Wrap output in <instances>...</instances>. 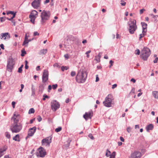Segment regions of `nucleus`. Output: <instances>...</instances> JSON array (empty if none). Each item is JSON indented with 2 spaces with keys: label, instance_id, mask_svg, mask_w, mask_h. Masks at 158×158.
I'll return each instance as SVG.
<instances>
[{
  "label": "nucleus",
  "instance_id": "obj_3",
  "mask_svg": "<svg viewBox=\"0 0 158 158\" xmlns=\"http://www.w3.org/2000/svg\"><path fill=\"white\" fill-rule=\"evenodd\" d=\"M136 23V21L135 19L131 20L128 23L129 26V31L131 34H134L135 31L137 29V27Z\"/></svg>",
  "mask_w": 158,
  "mask_h": 158
},
{
  "label": "nucleus",
  "instance_id": "obj_10",
  "mask_svg": "<svg viewBox=\"0 0 158 158\" xmlns=\"http://www.w3.org/2000/svg\"><path fill=\"white\" fill-rule=\"evenodd\" d=\"M48 71L46 69L44 70L42 76V82L43 83H45L48 80Z\"/></svg>",
  "mask_w": 158,
  "mask_h": 158
},
{
  "label": "nucleus",
  "instance_id": "obj_51",
  "mask_svg": "<svg viewBox=\"0 0 158 158\" xmlns=\"http://www.w3.org/2000/svg\"><path fill=\"white\" fill-rule=\"evenodd\" d=\"M158 60V58L157 57H156V58L155 59V60L153 61V62L154 63H156L157 62V61Z\"/></svg>",
  "mask_w": 158,
  "mask_h": 158
},
{
  "label": "nucleus",
  "instance_id": "obj_34",
  "mask_svg": "<svg viewBox=\"0 0 158 158\" xmlns=\"http://www.w3.org/2000/svg\"><path fill=\"white\" fill-rule=\"evenodd\" d=\"M6 19V17H1L0 18V21L1 22H3L5 21Z\"/></svg>",
  "mask_w": 158,
  "mask_h": 158
},
{
  "label": "nucleus",
  "instance_id": "obj_38",
  "mask_svg": "<svg viewBox=\"0 0 158 158\" xmlns=\"http://www.w3.org/2000/svg\"><path fill=\"white\" fill-rule=\"evenodd\" d=\"M37 119L38 121L39 122H40L42 120V118L40 116L38 115L37 116Z\"/></svg>",
  "mask_w": 158,
  "mask_h": 158
},
{
  "label": "nucleus",
  "instance_id": "obj_57",
  "mask_svg": "<svg viewBox=\"0 0 158 158\" xmlns=\"http://www.w3.org/2000/svg\"><path fill=\"white\" fill-rule=\"evenodd\" d=\"M15 102H12V107L13 108L15 107Z\"/></svg>",
  "mask_w": 158,
  "mask_h": 158
},
{
  "label": "nucleus",
  "instance_id": "obj_45",
  "mask_svg": "<svg viewBox=\"0 0 158 158\" xmlns=\"http://www.w3.org/2000/svg\"><path fill=\"white\" fill-rule=\"evenodd\" d=\"M76 75V72L74 71H72L71 73V75L72 77L75 76Z\"/></svg>",
  "mask_w": 158,
  "mask_h": 158
},
{
  "label": "nucleus",
  "instance_id": "obj_21",
  "mask_svg": "<svg viewBox=\"0 0 158 158\" xmlns=\"http://www.w3.org/2000/svg\"><path fill=\"white\" fill-rule=\"evenodd\" d=\"M47 50L46 49H43L40 50L39 53V54L40 55H44L46 53Z\"/></svg>",
  "mask_w": 158,
  "mask_h": 158
},
{
  "label": "nucleus",
  "instance_id": "obj_27",
  "mask_svg": "<svg viewBox=\"0 0 158 158\" xmlns=\"http://www.w3.org/2000/svg\"><path fill=\"white\" fill-rule=\"evenodd\" d=\"M31 14L34 16H35V15H38V12L36 10H34L32 11Z\"/></svg>",
  "mask_w": 158,
  "mask_h": 158
},
{
  "label": "nucleus",
  "instance_id": "obj_20",
  "mask_svg": "<svg viewBox=\"0 0 158 158\" xmlns=\"http://www.w3.org/2000/svg\"><path fill=\"white\" fill-rule=\"evenodd\" d=\"M153 125L152 124H150L146 127V129L147 131L148 132L149 130H152L153 129Z\"/></svg>",
  "mask_w": 158,
  "mask_h": 158
},
{
  "label": "nucleus",
  "instance_id": "obj_8",
  "mask_svg": "<svg viewBox=\"0 0 158 158\" xmlns=\"http://www.w3.org/2000/svg\"><path fill=\"white\" fill-rule=\"evenodd\" d=\"M38 152L36 153V155L40 157H44L46 154L45 149L41 147L38 149Z\"/></svg>",
  "mask_w": 158,
  "mask_h": 158
},
{
  "label": "nucleus",
  "instance_id": "obj_31",
  "mask_svg": "<svg viewBox=\"0 0 158 158\" xmlns=\"http://www.w3.org/2000/svg\"><path fill=\"white\" fill-rule=\"evenodd\" d=\"M62 129V128L61 127H59L58 128L55 129V131L56 132H59Z\"/></svg>",
  "mask_w": 158,
  "mask_h": 158
},
{
  "label": "nucleus",
  "instance_id": "obj_54",
  "mask_svg": "<svg viewBox=\"0 0 158 158\" xmlns=\"http://www.w3.org/2000/svg\"><path fill=\"white\" fill-rule=\"evenodd\" d=\"M135 51H137V52L135 53V54L136 55H139L140 53V51L139 49H137Z\"/></svg>",
  "mask_w": 158,
  "mask_h": 158
},
{
  "label": "nucleus",
  "instance_id": "obj_28",
  "mask_svg": "<svg viewBox=\"0 0 158 158\" xmlns=\"http://www.w3.org/2000/svg\"><path fill=\"white\" fill-rule=\"evenodd\" d=\"M145 33H142V34H141L139 35V40H141V39L145 35Z\"/></svg>",
  "mask_w": 158,
  "mask_h": 158
},
{
  "label": "nucleus",
  "instance_id": "obj_36",
  "mask_svg": "<svg viewBox=\"0 0 158 158\" xmlns=\"http://www.w3.org/2000/svg\"><path fill=\"white\" fill-rule=\"evenodd\" d=\"M135 88H134V87L132 88L131 90V91L129 93V95H130L131 93L134 94L135 93Z\"/></svg>",
  "mask_w": 158,
  "mask_h": 158
},
{
  "label": "nucleus",
  "instance_id": "obj_59",
  "mask_svg": "<svg viewBox=\"0 0 158 158\" xmlns=\"http://www.w3.org/2000/svg\"><path fill=\"white\" fill-rule=\"evenodd\" d=\"M117 86V85L116 84H114L113 85H112V88L113 89H114V88H116Z\"/></svg>",
  "mask_w": 158,
  "mask_h": 158
},
{
  "label": "nucleus",
  "instance_id": "obj_44",
  "mask_svg": "<svg viewBox=\"0 0 158 158\" xmlns=\"http://www.w3.org/2000/svg\"><path fill=\"white\" fill-rule=\"evenodd\" d=\"M28 41V39H27L26 40H24L23 44V45H25L26 44H27L28 43H27V42Z\"/></svg>",
  "mask_w": 158,
  "mask_h": 158
},
{
  "label": "nucleus",
  "instance_id": "obj_4",
  "mask_svg": "<svg viewBox=\"0 0 158 158\" xmlns=\"http://www.w3.org/2000/svg\"><path fill=\"white\" fill-rule=\"evenodd\" d=\"M104 105L108 107H111L114 104V98L111 94H109L103 102Z\"/></svg>",
  "mask_w": 158,
  "mask_h": 158
},
{
  "label": "nucleus",
  "instance_id": "obj_24",
  "mask_svg": "<svg viewBox=\"0 0 158 158\" xmlns=\"http://www.w3.org/2000/svg\"><path fill=\"white\" fill-rule=\"evenodd\" d=\"M31 89L32 91L31 96H34L35 94V88L33 84L31 85Z\"/></svg>",
  "mask_w": 158,
  "mask_h": 158
},
{
  "label": "nucleus",
  "instance_id": "obj_33",
  "mask_svg": "<svg viewBox=\"0 0 158 158\" xmlns=\"http://www.w3.org/2000/svg\"><path fill=\"white\" fill-rule=\"evenodd\" d=\"M21 52L22 53L21 54V56H24L25 55L26 53V52L24 50H22Z\"/></svg>",
  "mask_w": 158,
  "mask_h": 158
},
{
  "label": "nucleus",
  "instance_id": "obj_42",
  "mask_svg": "<svg viewBox=\"0 0 158 158\" xmlns=\"http://www.w3.org/2000/svg\"><path fill=\"white\" fill-rule=\"evenodd\" d=\"M91 52V51L90 50H89L85 52V54L87 55V57L88 58H89V54Z\"/></svg>",
  "mask_w": 158,
  "mask_h": 158
},
{
  "label": "nucleus",
  "instance_id": "obj_32",
  "mask_svg": "<svg viewBox=\"0 0 158 158\" xmlns=\"http://www.w3.org/2000/svg\"><path fill=\"white\" fill-rule=\"evenodd\" d=\"M16 12H15L14 11H9L6 13V14L8 15L9 14H11L12 15H14V14H16Z\"/></svg>",
  "mask_w": 158,
  "mask_h": 158
},
{
  "label": "nucleus",
  "instance_id": "obj_39",
  "mask_svg": "<svg viewBox=\"0 0 158 158\" xmlns=\"http://www.w3.org/2000/svg\"><path fill=\"white\" fill-rule=\"evenodd\" d=\"M28 62L27 60L25 61V68L26 69H28V66H27Z\"/></svg>",
  "mask_w": 158,
  "mask_h": 158
},
{
  "label": "nucleus",
  "instance_id": "obj_43",
  "mask_svg": "<svg viewBox=\"0 0 158 158\" xmlns=\"http://www.w3.org/2000/svg\"><path fill=\"white\" fill-rule=\"evenodd\" d=\"M52 88L53 89H56L57 87V85L56 84L53 85H52Z\"/></svg>",
  "mask_w": 158,
  "mask_h": 158
},
{
  "label": "nucleus",
  "instance_id": "obj_61",
  "mask_svg": "<svg viewBox=\"0 0 158 158\" xmlns=\"http://www.w3.org/2000/svg\"><path fill=\"white\" fill-rule=\"evenodd\" d=\"M98 81H99V77H98V75H96V81L97 82Z\"/></svg>",
  "mask_w": 158,
  "mask_h": 158
},
{
  "label": "nucleus",
  "instance_id": "obj_1",
  "mask_svg": "<svg viewBox=\"0 0 158 158\" xmlns=\"http://www.w3.org/2000/svg\"><path fill=\"white\" fill-rule=\"evenodd\" d=\"M87 77L86 71L83 69L80 70L76 77V80L79 83H84Z\"/></svg>",
  "mask_w": 158,
  "mask_h": 158
},
{
  "label": "nucleus",
  "instance_id": "obj_14",
  "mask_svg": "<svg viewBox=\"0 0 158 158\" xmlns=\"http://www.w3.org/2000/svg\"><path fill=\"white\" fill-rule=\"evenodd\" d=\"M20 115L18 114H16L15 113L14 114L13 116L11 118L12 119L14 120V123H18L19 121Z\"/></svg>",
  "mask_w": 158,
  "mask_h": 158
},
{
  "label": "nucleus",
  "instance_id": "obj_13",
  "mask_svg": "<svg viewBox=\"0 0 158 158\" xmlns=\"http://www.w3.org/2000/svg\"><path fill=\"white\" fill-rule=\"evenodd\" d=\"M52 138V137L50 136L43 139L42 141V144L45 145L46 143L49 146V144L51 142Z\"/></svg>",
  "mask_w": 158,
  "mask_h": 158
},
{
  "label": "nucleus",
  "instance_id": "obj_48",
  "mask_svg": "<svg viewBox=\"0 0 158 158\" xmlns=\"http://www.w3.org/2000/svg\"><path fill=\"white\" fill-rule=\"evenodd\" d=\"M131 128L130 127H128L127 128V131L128 133H130L131 131Z\"/></svg>",
  "mask_w": 158,
  "mask_h": 158
},
{
  "label": "nucleus",
  "instance_id": "obj_15",
  "mask_svg": "<svg viewBox=\"0 0 158 158\" xmlns=\"http://www.w3.org/2000/svg\"><path fill=\"white\" fill-rule=\"evenodd\" d=\"M40 0H35L31 3L32 6L34 8H37L40 6Z\"/></svg>",
  "mask_w": 158,
  "mask_h": 158
},
{
  "label": "nucleus",
  "instance_id": "obj_5",
  "mask_svg": "<svg viewBox=\"0 0 158 158\" xmlns=\"http://www.w3.org/2000/svg\"><path fill=\"white\" fill-rule=\"evenodd\" d=\"M151 54L150 50L147 48H144L141 51L140 57L144 60H147Z\"/></svg>",
  "mask_w": 158,
  "mask_h": 158
},
{
  "label": "nucleus",
  "instance_id": "obj_37",
  "mask_svg": "<svg viewBox=\"0 0 158 158\" xmlns=\"http://www.w3.org/2000/svg\"><path fill=\"white\" fill-rule=\"evenodd\" d=\"M29 18H30V19H35V18H36V17L35 16H34V15H31V14L29 15Z\"/></svg>",
  "mask_w": 158,
  "mask_h": 158
},
{
  "label": "nucleus",
  "instance_id": "obj_29",
  "mask_svg": "<svg viewBox=\"0 0 158 158\" xmlns=\"http://www.w3.org/2000/svg\"><path fill=\"white\" fill-rule=\"evenodd\" d=\"M5 135L6 137L8 139H10V135L9 133L8 132L5 133Z\"/></svg>",
  "mask_w": 158,
  "mask_h": 158
},
{
  "label": "nucleus",
  "instance_id": "obj_60",
  "mask_svg": "<svg viewBox=\"0 0 158 158\" xmlns=\"http://www.w3.org/2000/svg\"><path fill=\"white\" fill-rule=\"evenodd\" d=\"M0 46L2 49H4V46L3 44H1L0 45Z\"/></svg>",
  "mask_w": 158,
  "mask_h": 158
},
{
  "label": "nucleus",
  "instance_id": "obj_46",
  "mask_svg": "<svg viewBox=\"0 0 158 158\" xmlns=\"http://www.w3.org/2000/svg\"><path fill=\"white\" fill-rule=\"evenodd\" d=\"M7 149V147H4L2 148H1V150L4 152Z\"/></svg>",
  "mask_w": 158,
  "mask_h": 158
},
{
  "label": "nucleus",
  "instance_id": "obj_12",
  "mask_svg": "<svg viewBox=\"0 0 158 158\" xmlns=\"http://www.w3.org/2000/svg\"><path fill=\"white\" fill-rule=\"evenodd\" d=\"M36 129V128L35 127H34L30 128L28 131V135L26 138V139L28 138L29 136H33L35 131Z\"/></svg>",
  "mask_w": 158,
  "mask_h": 158
},
{
  "label": "nucleus",
  "instance_id": "obj_50",
  "mask_svg": "<svg viewBox=\"0 0 158 158\" xmlns=\"http://www.w3.org/2000/svg\"><path fill=\"white\" fill-rule=\"evenodd\" d=\"M18 72L19 73H22V69L19 67L18 69Z\"/></svg>",
  "mask_w": 158,
  "mask_h": 158
},
{
  "label": "nucleus",
  "instance_id": "obj_9",
  "mask_svg": "<svg viewBox=\"0 0 158 158\" xmlns=\"http://www.w3.org/2000/svg\"><path fill=\"white\" fill-rule=\"evenodd\" d=\"M51 106L52 109L54 111H56L60 107V104L56 100H54L52 101L51 102Z\"/></svg>",
  "mask_w": 158,
  "mask_h": 158
},
{
  "label": "nucleus",
  "instance_id": "obj_19",
  "mask_svg": "<svg viewBox=\"0 0 158 158\" xmlns=\"http://www.w3.org/2000/svg\"><path fill=\"white\" fill-rule=\"evenodd\" d=\"M44 85L43 84H40L39 86V92L41 94L42 93L44 89Z\"/></svg>",
  "mask_w": 158,
  "mask_h": 158
},
{
  "label": "nucleus",
  "instance_id": "obj_62",
  "mask_svg": "<svg viewBox=\"0 0 158 158\" xmlns=\"http://www.w3.org/2000/svg\"><path fill=\"white\" fill-rule=\"evenodd\" d=\"M131 81L132 82L134 83H135V82L136 81L134 78H132L131 80Z\"/></svg>",
  "mask_w": 158,
  "mask_h": 158
},
{
  "label": "nucleus",
  "instance_id": "obj_63",
  "mask_svg": "<svg viewBox=\"0 0 158 158\" xmlns=\"http://www.w3.org/2000/svg\"><path fill=\"white\" fill-rule=\"evenodd\" d=\"M120 140L122 142H124V139L122 137H120Z\"/></svg>",
  "mask_w": 158,
  "mask_h": 158
},
{
  "label": "nucleus",
  "instance_id": "obj_23",
  "mask_svg": "<svg viewBox=\"0 0 158 158\" xmlns=\"http://www.w3.org/2000/svg\"><path fill=\"white\" fill-rule=\"evenodd\" d=\"M152 93L153 96L155 98L158 99V91H153Z\"/></svg>",
  "mask_w": 158,
  "mask_h": 158
},
{
  "label": "nucleus",
  "instance_id": "obj_7",
  "mask_svg": "<svg viewBox=\"0 0 158 158\" xmlns=\"http://www.w3.org/2000/svg\"><path fill=\"white\" fill-rule=\"evenodd\" d=\"M15 61L11 57H10L7 61V70L9 72H11L15 64Z\"/></svg>",
  "mask_w": 158,
  "mask_h": 158
},
{
  "label": "nucleus",
  "instance_id": "obj_30",
  "mask_svg": "<svg viewBox=\"0 0 158 158\" xmlns=\"http://www.w3.org/2000/svg\"><path fill=\"white\" fill-rule=\"evenodd\" d=\"M35 112V110L33 108H31L30 109L28 112L29 114H33Z\"/></svg>",
  "mask_w": 158,
  "mask_h": 158
},
{
  "label": "nucleus",
  "instance_id": "obj_53",
  "mask_svg": "<svg viewBox=\"0 0 158 158\" xmlns=\"http://www.w3.org/2000/svg\"><path fill=\"white\" fill-rule=\"evenodd\" d=\"M145 10L144 9H142L140 10V14H142L144 11H145Z\"/></svg>",
  "mask_w": 158,
  "mask_h": 158
},
{
  "label": "nucleus",
  "instance_id": "obj_49",
  "mask_svg": "<svg viewBox=\"0 0 158 158\" xmlns=\"http://www.w3.org/2000/svg\"><path fill=\"white\" fill-rule=\"evenodd\" d=\"M4 155L3 152L1 150L0 148V157Z\"/></svg>",
  "mask_w": 158,
  "mask_h": 158
},
{
  "label": "nucleus",
  "instance_id": "obj_55",
  "mask_svg": "<svg viewBox=\"0 0 158 158\" xmlns=\"http://www.w3.org/2000/svg\"><path fill=\"white\" fill-rule=\"evenodd\" d=\"M39 35V33H38L37 31H35L34 33V35L36 36V35Z\"/></svg>",
  "mask_w": 158,
  "mask_h": 158
},
{
  "label": "nucleus",
  "instance_id": "obj_17",
  "mask_svg": "<svg viewBox=\"0 0 158 158\" xmlns=\"http://www.w3.org/2000/svg\"><path fill=\"white\" fill-rule=\"evenodd\" d=\"M141 24L142 26V33H146L147 31V24L144 22H142Z\"/></svg>",
  "mask_w": 158,
  "mask_h": 158
},
{
  "label": "nucleus",
  "instance_id": "obj_22",
  "mask_svg": "<svg viewBox=\"0 0 158 158\" xmlns=\"http://www.w3.org/2000/svg\"><path fill=\"white\" fill-rule=\"evenodd\" d=\"M13 139L15 141L19 142L20 141L19 135L18 134L16 135L13 138Z\"/></svg>",
  "mask_w": 158,
  "mask_h": 158
},
{
  "label": "nucleus",
  "instance_id": "obj_26",
  "mask_svg": "<svg viewBox=\"0 0 158 158\" xmlns=\"http://www.w3.org/2000/svg\"><path fill=\"white\" fill-rule=\"evenodd\" d=\"M111 152H110L109 150L108 149H107L106 150V156L107 157H109V156L110 154H111Z\"/></svg>",
  "mask_w": 158,
  "mask_h": 158
},
{
  "label": "nucleus",
  "instance_id": "obj_58",
  "mask_svg": "<svg viewBox=\"0 0 158 158\" xmlns=\"http://www.w3.org/2000/svg\"><path fill=\"white\" fill-rule=\"evenodd\" d=\"M69 144H70V143L68 142L67 143V144H65L64 146L65 147L68 148V147H69Z\"/></svg>",
  "mask_w": 158,
  "mask_h": 158
},
{
  "label": "nucleus",
  "instance_id": "obj_52",
  "mask_svg": "<svg viewBox=\"0 0 158 158\" xmlns=\"http://www.w3.org/2000/svg\"><path fill=\"white\" fill-rule=\"evenodd\" d=\"M109 63L110 64V67L112 66L113 63H114V61H113L112 60H110V61Z\"/></svg>",
  "mask_w": 158,
  "mask_h": 158
},
{
  "label": "nucleus",
  "instance_id": "obj_47",
  "mask_svg": "<svg viewBox=\"0 0 158 158\" xmlns=\"http://www.w3.org/2000/svg\"><path fill=\"white\" fill-rule=\"evenodd\" d=\"M64 57L66 59H68L69 58V55L68 54H65L64 55Z\"/></svg>",
  "mask_w": 158,
  "mask_h": 158
},
{
  "label": "nucleus",
  "instance_id": "obj_41",
  "mask_svg": "<svg viewBox=\"0 0 158 158\" xmlns=\"http://www.w3.org/2000/svg\"><path fill=\"white\" fill-rule=\"evenodd\" d=\"M68 69V68L67 67H64L63 66H62L61 67V69L62 71H64V70H67Z\"/></svg>",
  "mask_w": 158,
  "mask_h": 158
},
{
  "label": "nucleus",
  "instance_id": "obj_16",
  "mask_svg": "<svg viewBox=\"0 0 158 158\" xmlns=\"http://www.w3.org/2000/svg\"><path fill=\"white\" fill-rule=\"evenodd\" d=\"M1 35L2 37L1 38V39H2V38L4 37V40H6V39L8 40L10 38V35L8 32L1 33Z\"/></svg>",
  "mask_w": 158,
  "mask_h": 158
},
{
  "label": "nucleus",
  "instance_id": "obj_18",
  "mask_svg": "<svg viewBox=\"0 0 158 158\" xmlns=\"http://www.w3.org/2000/svg\"><path fill=\"white\" fill-rule=\"evenodd\" d=\"M92 116L90 112H86L85 114L83 115V117L86 120H87L89 118H91Z\"/></svg>",
  "mask_w": 158,
  "mask_h": 158
},
{
  "label": "nucleus",
  "instance_id": "obj_11",
  "mask_svg": "<svg viewBox=\"0 0 158 158\" xmlns=\"http://www.w3.org/2000/svg\"><path fill=\"white\" fill-rule=\"evenodd\" d=\"M141 156V153L140 152L135 151L131 153L129 158H140Z\"/></svg>",
  "mask_w": 158,
  "mask_h": 158
},
{
  "label": "nucleus",
  "instance_id": "obj_25",
  "mask_svg": "<svg viewBox=\"0 0 158 158\" xmlns=\"http://www.w3.org/2000/svg\"><path fill=\"white\" fill-rule=\"evenodd\" d=\"M116 153L115 152H113L111 154H110L109 158H114L116 155Z\"/></svg>",
  "mask_w": 158,
  "mask_h": 158
},
{
  "label": "nucleus",
  "instance_id": "obj_35",
  "mask_svg": "<svg viewBox=\"0 0 158 158\" xmlns=\"http://www.w3.org/2000/svg\"><path fill=\"white\" fill-rule=\"evenodd\" d=\"M43 100L44 101L45 100L46 98H49V96H48L47 95H45V94L43 95Z\"/></svg>",
  "mask_w": 158,
  "mask_h": 158
},
{
  "label": "nucleus",
  "instance_id": "obj_56",
  "mask_svg": "<svg viewBox=\"0 0 158 158\" xmlns=\"http://www.w3.org/2000/svg\"><path fill=\"white\" fill-rule=\"evenodd\" d=\"M16 14H14V15H13V16L10 18V19H9V21H11L15 17Z\"/></svg>",
  "mask_w": 158,
  "mask_h": 158
},
{
  "label": "nucleus",
  "instance_id": "obj_40",
  "mask_svg": "<svg viewBox=\"0 0 158 158\" xmlns=\"http://www.w3.org/2000/svg\"><path fill=\"white\" fill-rule=\"evenodd\" d=\"M88 137L91 139L93 140L94 138L91 134H89L88 135Z\"/></svg>",
  "mask_w": 158,
  "mask_h": 158
},
{
  "label": "nucleus",
  "instance_id": "obj_6",
  "mask_svg": "<svg viewBox=\"0 0 158 158\" xmlns=\"http://www.w3.org/2000/svg\"><path fill=\"white\" fill-rule=\"evenodd\" d=\"M22 126L20 123H13L10 127V129L12 133L19 132L22 129Z\"/></svg>",
  "mask_w": 158,
  "mask_h": 158
},
{
  "label": "nucleus",
  "instance_id": "obj_64",
  "mask_svg": "<svg viewBox=\"0 0 158 158\" xmlns=\"http://www.w3.org/2000/svg\"><path fill=\"white\" fill-rule=\"evenodd\" d=\"M40 70V66H37L36 68V70L37 71H39V70Z\"/></svg>",
  "mask_w": 158,
  "mask_h": 158
},
{
  "label": "nucleus",
  "instance_id": "obj_2",
  "mask_svg": "<svg viewBox=\"0 0 158 158\" xmlns=\"http://www.w3.org/2000/svg\"><path fill=\"white\" fill-rule=\"evenodd\" d=\"M51 14L49 11L43 10L41 13V23L42 25L44 24L50 18Z\"/></svg>",
  "mask_w": 158,
  "mask_h": 158
}]
</instances>
